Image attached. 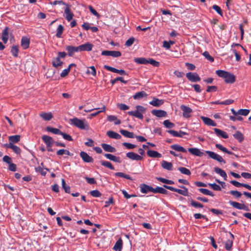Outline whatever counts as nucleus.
<instances>
[{"instance_id":"4c0bfd02","label":"nucleus","mask_w":251,"mask_h":251,"mask_svg":"<svg viewBox=\"0 0 251 251\" xmlns=\"http://www.w3.org/2000/svg\"><path fill=\"white\" fill-rule=\"evenodd\" d=\"M40 116L45 121H50L53 117L51 112L40 113Z\"/></svg>"},{"instance_id":"9b49d317","label":"nucleus","mask_w":251,"mask_h":251,"mask_svg":"<svg viewBox=\"0 0 251 251\" xmlns=\"http://www.w3.org/2000/svg\"><path fill=\"white\" fill-rule=\"evenodd\" d=\"M66 50L68 52L69 56H72L75 52H80L79 46L74 47L72 46H67L66 47Z\"/></svg>"},{"instance_id":"338daca9","label":"nucleus","mask_w":251,"mask_h":251,"mask_svg":"<svg viewBox=\"0 0 251 251\" xmlns=\"http://www.w3.org/2000/svg\"><path fill=\"white\" fill-rule=\"evenodd\" d=\"M230 194H231L232 196H233L234 197H235L236 198H240L242 195L241 193H240V192H239L238 191H234V190L230 191Z\"/></svg>"},{"instance_id":"393cba45","label":"nucleus","mask_w":251,"mask_h":251,"mask_svg":"<svg viewBox=\"0 0 251 251\" xmlns=\"http://www.w3.org/2000/svg\"><path fill=\"white\" fill-rule=\"evenodd\" d=\"M20 138L21 136L19 135L10 136L8 137V144H13L14 143H17L20 141Z\"/></svg>"},{"instance_id":"a19ab883","label":"nucleus","mask_w":251,"mask_h":251,"mask_svg":"<svg viewBox=\"0 0 251 251\" xmlns=\"http://www.w3.org/2000/svg\"><path fill=\"white\" fill-rule=\"evenodd\" d=\"M134 61L139 64H149V59H147L144 57L135 58Z\"/></svg>"},{"instance_id":"7c9ffc66","label":"nucleus","mask_w":251,"mask_h":251,"mask_svg":"<svg viewBox=\"0 0 251 251\" xmlns=\"http://www.w3.org/2000/svg\"><path fill=\"white\" fill-rule=\"evenodd\" d=\"M123 247V241L120 238L116 242L115 245L113 247V250L116 251H121Z\"/></svg>"},{"instance_id":"0eeeda50","label":"nucleus","mask_w":251,"mask_h":251,"mask_svg":"<svg viewBox=\"0 0 251 251\" xmlns=\"http://www.w3.org/2000/svg\"><path fill=\"white\" fill-rule=\"evenodd\" d=\"M186 76L187 78L191 82H198L201 80V78L196 73H193L189 72L186 74Z\"/></svg>"},{"instance_id":"13d9d810","label":"nucleus","mask_w":251,"mask_h":251,"mask_svg":"<svg viewBox=\"0 0 251 251\" xmlns=\"http://www.w3.org/2000/svg\"><path fill=\"white\" fill-rule=\"evenodd\" d=\"M99 108V109H100V110H99L96 112L91 113L90 114V116L95 117L97 115H98L99 113H100L101 112H104L106 110V107L104 105H103L101 108Z\"/></svg>"},{"instance_id":"4468645a","label":"nucleus","mask_w":251,"mask_h":251,"mask_svg":"<svg viewBox=\"0 0 251 251\" xmlns=\"http://www.w3.org/2000/svg\"><path fill=\"white\" fill-rule=\"evenodd\" d=\"M64 14L65 15V18L68 21H71L73 17L74 14L71 11L69 5H66L64 9Z\"/></svg>"},{"instance_id":"2eb2a0df","label":"nucleus","mask_w":251,"mask_h":251,"mask_svg":"<svg viewBox=\"0 0 251 251\" xmlns=\"http://www.w3.org/2000/svg\"><path fill=\"white\" fill-rule=\"evenodd\" d=\"M80 156L84 162L91 163L93 161L92 157L89 156L86 152L81 151L80 152Z\"/></svg>"},{"instance_id":"6ab92c4d","label":"nucleus","mask_w":251,"mask_h":251,"mask_svg":"<svg viewBox=\"0 0 251 251\" xmlns=\"http://www.w3.org/2000/svg\"><path fill=\"white\" fill-rule=\"evenodd\" d=\"M201 118L203 122L207 126H217L216 123L209 118L201 116Z\"/></svg>"},{"instance_id":"72a5a7b5","label":"nucleus","mask_w":251,"mask_h":251,"mask_svg":"<svg viewBox=\"0 0 251 251\" xmlns=\"http://www.w3.org/2000/svg\"><path fill=\"white\" fill-rule=\"evenodd\" d=\"M153 193H160L162 194L166 195L168 194V192L164 189V187H161L159 186H157L156 188H153Z\"/></svg>"},{"instance_id":"ddd939ff","label":"nucleus","mask_w":251,"mask_h":251,"mask_svg":"<svg viewBox=\"0 0 251 251\" xmlns=\"http://www.w3.org/2000/svg\"><path fill=\"white\" fill-rule=\"evenodd\" d=\"M2 146L7 149H12L13 151L17 154H20L21 152V149L14 144L6 143L3 144Z\"/></svg>"},{"instance_id":"603ef678","label":"nucleus","mask_w":251,"mask_h":251,"mask_svg":"<svg viewBox=\"0 0 251 251\" xmlns=\"http://www.w3.org/2000/svg\"><path fill=\"white\" fill-rule=\"evenodd\" d=\"M163 125L168 128H172L175 127V125L174 123L171 122L169 120H166L163 122Z\"/></svg>"},{"instance_id":"052dcab7","label":"nucleus","mask_w":251,"mask_h":251,"mask_svg":"<svg viewBox=\"0 0 251 251\" xmlns=\"http://www.w3.org/2000/svg\"><path fill=\"white\" fill-rule=\"evenodd\" d=\"M233 241L232 240H228L225 243V248L227 251H229L232 246Z\"/></svg>"},{"instance_id":"864d4df0","label":"nucleus","mask_w":251,"mask_h":251,"mask_svg":"<svg viewBox=\"0 0 251 251\" xmlns=\"http://www.w3.org/2000/svg\"><path fill=\"white\" fill-rule=\"evenodd\" d=\"M61 182L62 188L64 189L65 192L67 193H70V187L69 186L66 185L65 181L64 179H62Z\"/></svg>"},{"instance_id":"f03ea898","label":"nucleus","mask_w":251,"mask_h":251,"mask_svg":"<svg viewBox=\"0 0 251 251\" xmlns=\"http://www.w3.org/2000/svg\"><path fill=\"white\" fill-rule=\"evenodd\" d=\"M218 76L224 79L226 83H233L235 81V77L234 75L224 70H218L216 71Z\"/></svg>"},{"instance_id":"f257e3e1","label":"nucleus","mask_w":251,"mask_h":251,"mask_svg":"<svg viewBox=\"0 0 251 251\" xmlns=\"http://www.w3.org/2000/svg\"><path fill=\"white\" fill-rule=\"evenodd\" d=\"M70 124L81 130H88L89 129V125L85 119H79L77 118H74L70 119Z\"/></svg>"},{"instance_id":"37998d69","label":"nucleus","mask_w":251,"mask_h":251,"mask_svg":"<svg viewBox=\"0 0 251 251\" xmlns=\"http://www.w3.org/2000/svg\"><path fill=\"white\" fill-rule=\"evenodd\" d=\"M46 130L49 132H50L53 134H57V135H60L61 134V132H62L61 130H60L58 128L52 127L50 126L47 127Z\"/></svg>"},{"instance_id":"f8f14e48","label":"nucleus","mask_w":251,"mask_h":251,"mask_svg":"<svg viewBox=\"0 0 251 251\" xmlns=\"http://www.w3.org/2000/svg\"><path fill=\"white\" fill-rule=\"evenodd\" d=\"M140 188V191L141 193L144 194H147L149 192H152L153 188L146 184H141L139 186Z\"/></svg>"},{"instance_id":"a878e982","label":"nucleus","mask_w":251,"mask_h":251,"mask_svg":"<svg viewBox=\"0 0 251 251\" xmlns=\"http://www.w3.org/2000/svg\"><path fill=\"white\" fill-rule=\"evenodd\" d=\"M147 155L151 157L160 158L162 157V155L161 153L153 150H148L147 151Z\"/></svg>"},{"instance_id":"c9c22d12","label":"nucleus","mask_w":251,"mask_h":251,"mask_svg":"<svg viewBox=\"0 0 251 251\" xmlns=\"http://www.w3.org/2000/svg\"><path fill=\"white\" fill-rule=\"evenodd\" d=\"M120 132L123 136L129 138H133L135 137L134 134L133 132H129L127 130L125 129H121Z\"/></svg>"},{"instance_id":"774afa93","label":"nucleus","mask_w":251,"mask_h":251,"mask_svg":"<svg viewBox=\"0 0 251 251\" xmlns=\"http://www.w3.org/2000/svg\"><path fill=\"white\" fill-rule=\"evenodd\" d=\"M135 39L134 37L129 38L125 43V46L126 47H130L134 43Z\"/></svg>"},{"instance_id":"0e129e2a","label":"nucleus","mask_w":251,"mask_h":251,"mask_svg":"<svg viewBox=\"0 0 251 251\" xmlns=\"http://www.w3.org/2000/svg\"><path fill=\"white\" fill-rule=\"evenodd\" d=\"M208 185L215 191H221V187L216 183H208Z\"/></svg>"},{"instance_id":"3c124183","label":"nucleus","mask_w":251,"mask_h":251,"mask_svg":"<svg viewBox=\"0 0 251 251\" xmlns=\"http://www.w3.org/2000/svg\"><path fill=\"white\" fill-rule=\"evenodd\" d=\"M156 179L159 181L161 182H162L165 184H174V182L173 180L167 179L166 178H163V177H156Z\"/></svg>"},{"instance_id":"c85d7f7f","label":"nucleus","mask_w":251,"mask_h":251,"mask_svg":"<svg viewBox=\"0 0 251 251\" xmlns=\"http://www.w3.org/2000/svg\"><path fill=\"white\" fill-rule=\"evenodd\" d=\"M149 103L154 106L159 107L163 103V100L153 98V100Z\"/></svg>"},{"instance_id":"b1692460","label":"nucleus","mask_w":251,"mask_h":251,"mask_svg":"<svg viewBox=\"0 0 251 251\" xmlns=\"http://www.w3.org/2000/svg\"><path fill=\"white\" fill-rule=\"evenodd\" d=\"M106 134L109 138L115 139H119L122 137L121 135L112 130L107 131Z\"/></svg>"},{"instance_id":"680f3d73","label":"nucleus","mask_w":251,"mask_h":251,"mask_svg":"<svg viewBox=\"0 0 251 251\" xmlns=\"http://www.w3.org/2000/svg\"><path fill=\"white\" fill-rule=\"evenodd\" d=\"M191 205L195 208H202L203 207V205L198 202H196V201L194 200H191Z\"/></svg>"},{"instance_id":"412c9836","label":"nucleus","mask_w":251,"mask_h":251,"mask_svg":"<svg viewBox=\"0 0 251 251\" xmlns=\"http://www.w3.org/2000/svg\"><path fill=\"white\" fill-rule=\"evenodd\" d=\"M151 113L157 117H165L167 116V112L162 110H152Z\"/></svg>"},{"instance_id":"f3484780","label":"nucleus","mask_w":251,"mask_h":251,"mask_svg":"<svg viewBox=\"0 0 251 251\" xmlns=\"http://www.w3.org/2000/svg\"><path fill=\"white\" fill-rule=\"evenodd\" d=\"M42 139L46 144L47 147H51L53 143V140L51 137L44 135L42 136Z\"/></svg>"},{"instance_id":"dca6fc26","label":"nucleus","mask_w":251,"mask_h":251,"mask_svg":"<svg viewBox=\"0 0 251 251\" xmlns=\"http://www.w3.org/2000/svg\"><path fill=\"white\" fill-rule=\"evenodd\" d=\"M93 45L87 42L84 44L79 46L80 52L83 51H91L92 50Z\"/></svg>"},{"instance_id":"8fccbe9b","label":"nucleus","mask_w":251,"mask_h":251,"mask_svg":"<svg viewBox=\"0 0 251 251\" xmlns=\"http://www.w3.org/2000/svg\"><path fill=\"white\" fill-rule=\"evenodd\" d=\"M64 30V27L62 25H59L56 30V36L60 38Z\"/></svg>"},{"instance_id":"2f4dec72","label":"nucleus","mask_w":251,"mask_h":251,"mask_svg":"<svg viewBox=\"0 0 251 251\" xmlns=\"http://www.w3.org/2000/svg\"><path fill=\"white\" fill-rule=\"evenodd\" d=\"M171 148L173 150L179 151L182 152H186L187 151L185 149H184L183 147L180 146L179 145L177 144H174L170 146Z\"/></svg>"},{"instance_id":"5701e85b","label":"nucleus","mask_w":251,"mask_h":251,"mask_svg":"<svg viewBox=\"0 0 251 251\" xmlns=\"http://www.w3.org/2000/svg\"><path fill=\"white\" fill-rule=\"evenodd\" d=\"M148 95L145 91H140L136 93L133 96V98L134 100H140L144 97H147Z\"/></svg>"},{"instance_id":"c03bdc74","label":"nucleus","mask_w":251,"mask_h":251,"mask_svg":"<svg viewBox=\"0 0 251 251\" xmlns=\"http://www.w3.org/2000/svg\"><path fill=\"white\" fill-rule=\"evenodd\" d=\"M100 163L101 165L105 167L106 168H109L110 170H114V167L112 165V164L109 161H105V160H101Z\"/></svg>"},{"instance_id":"bf43d9fd","label":"nucleus","mask_w":251,"mask_h":251,"mask_svg":"<svg viewBox=\"0 0 251 251\" xmlns=\"http://www.w3.org/2000/svg\"><path fill=\"white\" fill-rule=\"evenodd\" d=\"M202 55L205 57L206 59H207L208 61H209L210 62H213L214 60V58L211 56L209 52L207 51H204Z\"/></svg>"},{"instance_id":"bb28decb","label":"nucleus","mask_w":251,"mask_h":251,"mask_svg":"<svg viewBox=\"0 0 251 251\" xmlns=\"http://www.w3.org/2000/svg\"><path fill=\"white\" fill-rule=\"evenodd\" d=\"M101 146L105 151L110 152H115L116 151V149L109 144L104 143L102 144Z\"/></svg>"},{"instance_id":"39448f33","label":"nucleus","mask_w":251,"mask_h":251,"mask_svg":"<svg viewBox=\"0 0 251 251\" xmlns=\"http://www.w3.org/2000/svg\"><path fill=\"white\" fill-rule=\"evenodd\" d=\"M205 153L208 154L209 158L214 159L219 162L223 163L224 164L226 163L225 160L222 158V157L215 152L212 151H205Z\"/></svg>"},{"instance_id":"e2e57ef3","label":"nucleus","mask_w":251,"mask_h":251,"mask_svg":"<svg viewBox=\"0 0 251 251\" xmlns=\"http://www.w3.org/2000/svg\"><path fill=\"white\" fill-rule=\"evenodd\" d=\"M90 194L92 196L95 198L100 197L101 196V193L97 190L91 191Z\"/></svg>"},{"instance_id":"09e8293b","label":"nucleus","mask_w":251,"mask_h":251,"mask_svg":"<svg viewBox=\"0 0 251 251\" xmlns=\"http://www.w3.org/2000/svg\"><path fill=\"white\" fill-rule=\"evenodd\" d=\"M86 74L88 75H92L95 76L96 75V70L94 66H92L88 68L86 71Z\"/></svg>"},{"instance_id":"7ed1b4c3","label":"nucleus","mask_w":251,"mask_h":251,"mask_svg":"<svg viewBox=\"0 0 251 251\" xmlns=\"http://www.w3.org/2000/svg\"><path fill=\"white\" fill-rule=\"evenodd\" d=\"M135 108L136 110L128 111L127 114L142 120L144 118L143 114L146 112V108L141 105H136Z\"/></svg>"},{"instance_id":"f704fd0d","label":"nucleus","mask_w":251,"mask_h":251,"mask_svg":"<svg viewBox=\"0 0 251 251\" xmlns=\"http://www.w3.org/2000/svg\"><path fill=\"white\" fill-rule=\"evenodd\" d=\"M63 64V62L60 60V58L57 56L54 58L52 60V65L55 68L61 66Z\"/></svg>"},{"instance_id":"58836bf2","label":"nucleus","mask_w":251,"mask_h":251,"mask_svg":"<svg viewBox=\"0 0 251 251\" xmlns=\"http://www.w3.org/2000/svg\"><path fill=\"white\" fill-rule=\"evenodd\" d=\"M107 120L109 122H114L115 125H120L121 122V121L118 120L116 116L114 115H109L107 116Z\"/></svg>"},{"instance_id":"de8ad7c7","label":"nucleus","mask_w":251,"mask_h":251,"mask_svg":"<svg viewBox=\"0 0 251 251\" xmlns=\"http://www.w3.org/2000/svg\"><path fill=\"white\" fill-rule=\"evenodd\" d=\"M114 175L116 176H119V177L125 178H126L127 179H129V180L132 179L131 177L129 175L125 174L122 172L116 173H115Z\"/></svg>"},{"instance_id":"20e7f679","label":"nucleus","mask_w":251,"mask_h":251,"mask_svg":"<svg viewBox=\"0 0 251 251\" xmlns=\"http://www.w3.org/2000/svg\"><path fill=\"white\" fill-rule=\"evenodd\" d=\"M163 187L166 189H167L172 191L177 192L178 194L182 195L183 196H188V189L186 188L183 185L179 186V187L182 189H179L175 188L173 187L166 185H164Z\"/></svg>"},{"instance_id":"9d476101","label":"nucleus","mask_w":251,"mask_h":251,"mask_svg":"<svg viewBox=\"0 0 251 251\" xmlns=\"http://www.w3.org/2000/svg\"><path fill=\"white\" fill-rule=\"evenodd\" d=\"M126 156L132 160L139 161L143 159L142 156L133 152H128L126 153Z\"/></svg>"},{"instance_id":"49530a36","label":"nucleus","mask_w":251,"mask_h":251,"mask_svg":"<svg viewBox=\"0 0 251 251\" xmlns=\"http://www.w3.org/2000/svg\"><path fill=\"white\" fill-rule=\"evenodd\" d=\"M199 191L202 194L205 195H208V196H210L211 197H213L214 196L213 192H212L211 191H209V190H208L207 189L200 188V189H199Z\"/></svg>"},{"instance_id":"473e14b6","label":"nucleus","mask_w":251,"mask_h":251,"mask_svg":"<svg viewBox=\"0 0 251 251\" xmlns=\"http://www.w3.org/2000/svg\"><path fill=\"white\" fill-rule=\"evenodd\" d=\"M8 27H5L2 31V40L4 44L7 42L8 39Z\"/></svg>"},{"instance_id":"4d7b16f0","label":"nucleus","mask_w":251,"mask_h":251,"mask_svg":"<svg viewBox=\"0 0 251 251\" xmlns=\"http://www.w3.org/2000/svg\"><path fill=\"white\" fill-rule=\"evenodd\" d=\"M250 113V110L247 109H240L238 110L237 113L238 115H240L242 116H247Z\"/></svg>"},{"instance_id":"ea45409f","label":"nucleus","mask_w":251,"mask_h":251,"mask_svg":"<svg viewBox=\"0 0 251 251\" xmlns=\"http://www.w3.org/2000/svg\"><path fill=\"white\" fill-rule=\"evenodd\" d=\"M19 48L18 45H13L12 46L10 52L13 56L16 57L18 56Z\"/></svg>"},{"instance_id":"6e6d98bb","label":"nucleus","mask_w":251,"mask_h":251,"mask_svg":"<svg viewBox=\"0 0 251 251\" xmlns=\"http://www.w3.org/2000/svg\"><path fill=\"white\" fill-rule=\"evenodd\" d=\"M178 170L180 172V173L182 174H184L186 175H190L191 172L190 171L185 167H179L178 168Z\"/></svg>"},{"instance_id":"e433bc0d","label":"nucleus","mask_w":251,"mask_h":251,"mask_svg":"<svg viewBox=\"0 0 251 251\" xmlns=\"http://www.w3.org/2000/svg\"><path fill=\"white\" fill-rule=\"evenodd\" d=\"M233 136L234 137V138L237 139L240 143L242 142L244 139V137L243 134L239 131H237L233 135Z\"/></svg>"},{"instance_id":"cd10ccee","label":"nucleus","mask_w":251,"mask_h":251,"mask_svg":"<svg viewBox=\"0 0 251 251\" xmlns=\"http://www.w3.org/2000/svg\"><path fill=\"white\" fill-rule=\"evenodd\" d=\"M162 167L168 171L173 170V164L171 162H168L165 160H163L161 162Z\"/></svg>"},{"instance_id":"a18cd8bd","label":"nucleus","mask_w":251,"mask_h":251,"mask_svg":"<svg viewBox=\"0 0 251 251\" xmlns=\"http://www.w3.org/2000/svg\"><path fill=\"white\" fill-rule=\"evenodd\" d=\"M229 203L230 205L232 206L233 207L236 208L238 209L241 210L244 204H241L239 202L233 201H229Z\"/></svg>"},{"instance_id":"a211bd4d","label":"nucleus","mask_w":251,"mask_h":251,"mask_svg":"<svg viewBox=\"0 0 251 251\" xmlns=\"http://www.w3.org/2000/svg\"><path fill=\"white\" fill-rule=\"evenodd\" d=\"M188 150L192 154L197 156L201 157L204 154V153L198 148H189Z\"/></svg>"},{"instance_id":"79ce46f5","label":"nucleus","mask_w":251,"mask_h":251,"mask_svg":"<svg viewBox=\"0 0 251 251\" xmlns=\"http://www.w3.org/2000/svg\"><path fill=\"white\" fill-rule=\"evenodd\" d=\"M215 147L217 149H218L222 151H223L224 152H226V153H227L228 154H234L233 152H232V151H230L227 150V149L226 148L223 147L222 145H221L220 144H216L215 145Z\"/></svg>"},{"instance_id":"c756f323","label":"nucleus","mask_w":251,"mask_h":251,"mask_svg":"<svg viewBox=\"0 0 251 251\" xmlns=\"http://www.w3.org/2000/svg\"><path fill=\"white\" fill-rule=\"evenodd\" d=\"M214 171L216 173L219 174L223 177L225 180H226L227 175L226 173L223 170L218 167H215Z\"/></svg>"},{"instance_id":"4be33fe9","label":"nucleus","mask_w":251,"mask_h":251,"mask_svg":"<svg viewBox=\"0 0 251 251\" xmlns=\"http://www.w3.org/2000/svg\"><path fill=\"white\" fill-rule=\"evenodd\" d=\"M214 131L218 136L222 137L224 139H227L228 138V134L226 133V132L220 129L215 128H214Z\"/></svg>"},{"instance_id":"5fc2aeb1","label":"nucleus","mask_w":251,"mask_h":251,"mask_svg":"<svg viewBox=\"0 0 251 251\" xmlns=\"http://www.w3.org/2000/svg\"><path fill=\"white\" fill-rule=\"evenodd\" d=\"M120 81L121 82H122V83H124V84H126L127 81L126 80H125L123 78V77H118L114 79H111V83H112V85H114L115 83H116L117 81Z\"/></svg>"},{"instance_id":"69168bd1","label":"nucleus","mask_w":251,"mask_h":251,"mask_svg":"<svg viewBox=\"0 0 251 251\" xmlns=\"http://www.w3.org/2000/svg\"><path fill=\"white\" fill-rule=\"evenodd\" d=\"M149 63L154 67H158L160 65V63L159 62L155 61L152 58L149 59Z\"/></svg>"},{"instance_id":"1a4fd4ad","label":"nucleus","mask_w":251,"mask_h":251,"mask_svg":"<svg viewBox=\"0 0 251 251\" xmlns=\"http://www.w3.org/2000/svg\"><path fill=\"white\" fill-rule=\"evenodd\" d=\"M30 38L27 36H23L21 41V46L24 50L27 49L30 45Z\"/></svg>"},{"instance_id":"423d86ee","label":"nucleus","mask_w":251,"mask_h":251,"mask_svg":"<svg viewBox=\"0 0 251 251\" xmlns=\"http://www.w3.org/2000/svg\"><path fill=\"white\" fill-rule=\"evenodd\" d=\"M180 109L183 111V116L185 118H190L191 116L192 109L189 107L184 105L180 106Z\"/></svg>"},{"instance_id":"aec40b11","label":"nucleus","mask_w":251,"mask_h":251,"mask_svg":"<svg viewBox=\"0 0 251 251\" xmlns=\"http://www.w3.org/2000/svg\"><path fill=\"white\" fill-rule=\"evenodd\" d=\"M104 156L107 159L113 161L117 163H121V159L120 157L116 156L110 153H105L104 154Z\"/></svg>"},{"instance_id":"6e6552de","label":"nucleus","mask_w":251,"mask_h":251,"mask_svg":"<svg viewBox=\"0 0 251 251\" xmlns=\"http://www.w3.org/2000/svg\"><path fill=\"white\" fill-rule=\"evenodd\" d=\"M101 55L118 57L121 56V52L119 51L115 50H103L101 52Z\"/></svg>"}]
</instances>
